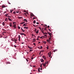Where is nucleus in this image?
<instances>
[{
    "label": "nucleus",
    "mask_w": 74,
    "mask_h": 74,
    "mask_svg": "<svg viewBox=\"0 0 74 74\" xmlns=\"http://www.w3.org/2000/svg\"><path fill=\"white\" fill-rule=\"evenodd\" d=\"M48 63V61L47 62H46L45 64H43L42 65L44 66H46V64H47V63Z\"/></svg>",
    "instance_id": "nucleus-1"
},
{
    "label": "nucleus",
    "mask_w": 74,
    "mask_h": 74,
    "mask_svg": "<svg viewBox=\"0 0 74 74\" xmlns=\"http://www.w3.org/2000/svg\"><path fill=\"white\" fill-rule=\"evenodd\" d=\"M12 41H17V39H15V38L12 39H11Z\"/></svg>",
    "instance_id": "nucleus-2"
},
{
    "label": "nucleus",
    "mask_w": 74,
    "mask_h": 74,
    "mask_svg": "<svg viewBox=\"0 0 74 74\" xmlns=\"http://www.w3.org/2000/svg\"><path fill=\"white\" fill-rule=\"evenodd\" d=\"M13 27L14 28V29H16V24H14L13 26Z\"/></svg>",
    "instance_id": "nucleus-3"
},
{
    "label": "nucleus",
    "mask_w": 74,
    "mask_h": 74,
    "mask_svg": "<svg viewBox=\"0 0 74 74\" xmlns=\"http://www.w3.org/2000/svg\"><path fill=\"white\" fill-rule=\"evenodd\" d=\"M50 37L49 38V40L50 42H51V38H52V36L51 35H50Z\"/></svg>",
    "instance_id": "nucleus-4"
},
{
    "label": "nucleus",
    "mask_w": 74,
    "mask_h": 74,
    "mask_svg": "<svg viewBox=\"0 0 74 74\" xmlns=\"http://www.w3.org/2000/svg\"><path fill=\"white\" fill-rule=\"evenodd\" d=\"M9 25L10 27H12V26H13L12 25V23H10Z\"/></svg>",
    "instance_id": "nucleus-5"
},
{
    "label": "nucleus",
    "mask_w": 74,
    "mask_h": 74,
    "mask_svg": "<svg viewBox=\"0 0 74 74\" xmlns=\"http://www.w3.org/2000/svg\"><path fill=\"white\" fill-rule=\"evenodd\" d=\"M48 54H49V57H50V58H52V56H51V53H50V55H49V53H48Z\"/></svg>",
    "instance_id": "nucleus-6"
},
{
    "label": "nucleus",
    "mask_w": 74,
    "mask_h": 74,
    "mask_svg": "<svg viewBox=\"0 0 74 74\" xmlns=\"http://www.w3.org/2000/svg\"><path fill=\"white\" fill-rule=\"evenodd\" d=\"M18 40L19 41H20V39L21 38V36H20V35H19L18 36Z\"/></svg>",
    "instance_id": "nucleus-7"
},
{
    "label": "nucleus",
    "mask_w": 74,
    "mask_h": 74,
    "mask_svg": "<svg viewBox=\"0 0 74 74\" xmlns=\"http://www.w3.org/2000/svg\"><path fill=\"white\" fill-rule=\"evenodd\" d=\"M20 34L21 35H24L25 36H26V35H25V34H24L23 33H21Z\"/></svg>",
    "instance_id": "nucleus-8"
},
{
    "label": "nucleus",
    "mask_w": 74,
    "mask_h": 74,
    "mask_svg": "<svg viewBox=\"0 0 74 74\" xmlns=\"http://www.w3.org/2000/svg\"><path fill=\"white\" fill-rule=\"evenodd\" d=\"M38 49H42V46H40V47H38Z\"/></svg>",
    "instance_id": "nucleus-9"
},
{
    "label": "nucleus",
    "mask_w": 74,
    "mask_h": 74,
    "mask_svg": "<svg viewBox=\"0 0 74 74\" xmlns=\"http://www.w3.org/2000/svg\"><path fill=\"white\" fill-rule=\"evenodd\" d=\"M40 38H42L43 39V38H45V37H44V36H42L41 37H40Z\"/></svg>",
    "instance_id": "nucleus-10"
},
{
    "label": "nucleus",
    "mask_w": 74,
    "mask_h": 74,
    "mask_svg": "<svg viewBox=\"0 0 74 74\" xmlns=\"http://www.w3.org/2000/svg\"><path fill=\"white\" fill-rule=\"evenodd\" d=\"M47 41L48 42V43H49V44H50V43H51V42H50L49 41V40L47 39Z\"/></svg>",
    "instance_id": "nucleus-11"
},
{
    "label": "nucleus",
    "mask_w": 74,
    "mask_h": 74,
    "mask_svg": "<svg viewBox=\"0 0 74 74\" xmlns=\"http://www.w3.org/2000/svg\"><path fill=\"white\" fill-rule=\"evenodd\" d=\"M40 60H41V62H43L44 61V60H43V59H40Z\"/></svg>",
    "instance_id": "nucleus-12"
},
{
    "label": "nucleus",
    "mask_w": 74,
    "mask_h": 74,
    "mask_svg": "<svg viewBox=\"0 0 74 74\" xmlns=\"http://www.w3.org/2000/svg\"><path fill=\"white\" fill-rule=\"evenodd\" d=\"M42 58L44 59L45 60L47 58L46 57H45V56H43Z\"/></svg>",
    "instance_id": "nucleus-13"
},
{
    "label": "nucleus",
    "mask_w": 74,
    "mask_h": 74,
    "mask_svg": "<svg viewBox=\"0 0 74 74\" xmlns=\"http://www.w3.org/2000/svg\"><path fill=\"white\" fill-rule=\"evenodd\" d=\"M8 19L9 20V21H12V20L10 18H8Z\"/></svg>",
    "instance_id": "nucleus-14"
},
{
    "label": "nucleus",
    "mask_w": 74,
    "mask_h": 74,
    "mask_svg": "<svg viewBox=\"0 0 74 74\" xmlns=\"http://www.w3.org/2000/svg\"><path fill=\"white\" fill-rule=\"evenodd\" d=\"M24 22H27V20H26V19H24Z\"/></svg>",
    "instance_id": "nucleus-15"
},
{
    "label": "nucleus",
    "mask_w": 74,
    "mask_h": 74,
    "mask_svg": "<svg viewBox=\"0 0 74 74\" xmlns=\"http://www.w3.org/2000/svg\"><path fill=\"white\" fill-rule=\"evenodd\" d=\"M36 41V39L34 38L33 39V42H34Z\"/></svg>",
    "instance_id": "nucleus-16"
},
{
    "label": "nucleus",
    "mask_w": 74,
    "mask_h": 74,
    "mask_svg": "<svg viewBox=\"0 0 74 74\" xmlns=\"http://www.w3.org/2000/svg\"><path fill=\"white\" fill-rule=\"evenodd\" d=\"M38 71L40 73V68H39L38 69Z\"/></svg>",
    "instance_id": "nucleus-17"
},
{
    "label": "nucleus",
    "mask_w": 74,
    "mask_h": 74,
    "mask_svg": "<svg viewBox=\"0 0 74 74\" xmlns=\"http://www.w3.org/2000/svg\"><path fill=\"white\" fill-rule=\"evenodd\" d=\"M6 64H11V63L9 62H6Z\"/></svg>",
    "instance_id": "nucleus-18"
},
{
    "label": "nucleus",
    "mask_w": 74,
    "mask_h": 74,
    "mask_svg": "<svg viewBox=\"0 0 74 74\" xmlns=\"http://www.w3.org/2000/svg\"><path fill=\"white\" fill-rule=\"evenodd\" d=\"M21 30L22 31H23V32H25V30H23V29H22V28H21Z\"/></svg>",
    "instance_id": "nucleus-19"
},
{
    "label": "nucleus",
    "mask_w": 74,
    "mask_h": 74,
    "mask_svg": "<svg viewBox=\"0 0 74 74\" xmlns=\"http://www.w3.org/2000/svg\"><path fill=\"white\" fill-rule=\"evenodd\" d=\"M41 31L42 32V33H43L44 34H45V33L44 32V30H41Z\"/></svg>",
    "instance_id": "nucleus-20"
},
{
    "label": "nucleus",
    "mask_w": 74,
    "mask_h": 74,
    "mask_svg": "<svg viewBox=\"0 0 74 74\" xmlns=\"http://www.w3.org/2000/svg\"><path fill=\"white\" fill-rule=\"evenodd\" d=\"M24 28L25 29H28V27H24Z\"/></svg>",
    "instance_id": "nucleus-21"
},
{
    "label": "nucleus",
    "mask_w": 74,
    "mask_h": 74,
    "mask_svg": "<svg viewBox=\"0 0 74 74\" xmlns=\"http://www.w3.org/2000/svg\"><path fill=\"white\" fill-rule=\"evenodd\" d=\"M48 32V34H49V35H50V36H51V34H52L51 33H49L48 32Z\"/></svg>",
    "instance_id": "nucleus-22"
},
{
    "label": "nucleus",
    "mask_w": 74,
    "mask_h": 74,
    "mask_svg": "<svg viewBox=\"0 0 74 74\" xmlns=\"http://www.w3.org/2000/svg\"><path fill=\"white\" fill-rule=\"evenodd\" d=\"M2 25L3 26H4V25H5V23H4V22H3L2 23Z\"/></svg>",
    "instance_id": "nucleus-23"
},
{
    "label": "nucleus",
    "mask_w": 74,
    "mask_h": 74,
    "mask_svg": "<svg viewBox=\"0 0 74 74\" xmlns=\"http://www.w3.org/2000/svg\"><path fill=\"white\" fill-rule=\"evenodd\" d=\"M36 34H38V30L36 32Z\"/></svg>",
    "instance_id": "nucleus-24"
},
{
    "label": "nucleus",
    "mask_w": 74,
    "mask_h": 74,
    "mask_svg": "<svg viewBox=\"0 0 74 74\" xmlns=\"http://www.w3.org/2000/svg\"><path fill=\"white\" fill-rule=\"evenodd\" d=\"M28 48H29V49H33V48L30 47L29 46L28 47Z\"/></svg>",
    "instance_id": "nucleus-25"
},
{
    "label": "nucleus",
    "mask_w": 74,
    "mask_h": 74,
    "mask_svg": "<svg viewBox=\"0 0 74 74\" xmlns=\"http://www.w3.org/2000/svg\"><path fill=\"white\" fill-rule=\"evenodd\" d=\"M56 51H57V50L56 49V50H54L53 51V52H56Z\"/></svg>",
    "instance_id": "nucleus-26"
},
{
    "label": "nucleus",
    "mask_w": 74,
    "mask_h": 74,
    "mask_svg": "<svg viewBox=\"0 0 74 74\" xmlns=\"http://www.w3.org/2000/svg\"><path fill=\"white\" fill-rule=\"evenodd\" d=\"M26 26V23L24 24V25H23V26Z\"/></svg>",
    "instance_id": "nucleus-27"
},
{
    "label": "nucleus",
    "mask_w": 74,
    "mask_h": 74,
    "mask_svg": "<svg viewBox=\"0 0 74 74\" xmlns=\"http://www.w3.org/2000/svg\"><path fill=\"white\" fill-rule=\"evenodd\" d=\"M33 51V49H30L29 50V52H31L32 51Z\"/></svg>",
    "instance_id": "nucleus-28"
},
{
    "label": "nucleus",
    "mask_w": 74,
    "mask_h": 74,
    "mask_svg": "<svg viewBox=\"0 0 74 74\" xmlns=\"http://www.w3.org/2000/svg\"><path fill=\"white\" fill-rule=\"evenodd\" d=\"M33 23H34V24H35L36 23V20H34L33 22Z\"/></svg>",
    "instance_id": "nucleus-29"
},
{
    "label": "nucleus",
    "mask_w": 74,
    "mask_h": 74,
    "mask_svg": "<svg viewBox=\"0 0 74 74\" xmlns=\"http://www.w3.org/2000/svg\"><path fill=\"white\" fill-rule=\"evenodd\" d=\"M8 19H7V18H5V21H8Z\"/></svg>",
    "instance_id": "nucleus-30"
},
{
    "label": "nucleus",
    "mask_w": 74,
    "mask_h": 74,
    "mask_svg": "<svg viewBox=\"0 0 74 74\" xmlns=\"http://www.w3.org/2000/svg\"><path fill=\"white\" fill-rule=\"evenodd\" d=\"M25 23V22H23L22 23H21V24H23V23Z\"/></svg>",
    "instance_id": "nucleus-31"
},
{
    "label": "nucleus",
    "mask_w": 74,
    "mask_h": 74,
    "mask_svg": "<svg viewBox=\"0 0 74 74\" xmlns=\"http://www.w3.org/2000/svg\"><path fill=\"white\" fill-rule=\"evenodd\" d=\"M43 42L44 43V44H46V42H45V41H44Z\"/></svg>",
    "instance_id": "nucleus-32"
},
{
    "label": "nucleus",
    "mask_w": 74,
    "mask_h": 74,
    "mask_svg": "<svg viewBox=\"0 0 74 74\" xmlns=\"http://www.w3.org/2000/svg\"><path fill=\"white\" fill-rule=\"evenodd\" d=\"M33 59H34V58L33 57V56H32V57L31 58L32 60H33Z\"/></svg>",
    "instance_id": "nucleus-33"
},
{
    "label": "nucleus",
    "mask_w": 74,
    "mask_h": 74,
    "mask_svg": "<svg viewBox=\"0 0 74 74\" xmlns=\"http://www.w3.org/2000/svg\"><path fill=\"white\" fill-rule=\"evenodd\" d=\"M16 13H18V12H18V10H16Z\"/></svg>",
    "instance_id": "nucleus-34"
},
{
    "label": "nucleus",
    "mask_w": 74,
    "mask_h": 74,
    "mask_svg": "<svg viewBox=\"0 0 74 74\" xmlns=\"http://www.w3.org/2000/svg\"><path fill=\"white\" fill-rule=\"evenodd\" d=\"M2 7H3V8H5V6L4 5H3Z\"/></svg>",
    "instance_id": "nucleus-35"
},
{
    "label": "nucleus",
    "mask_w": 74,
    "mask_h": 74,
    "mask_svg": "<svg viewBox=\"0 0 74 74\" xmlns=\"http://www.w3.org/2000/svg\"><path fill=\"white\" fill-rule=\"evenodd\" d=\"M18 18H19V19H21L22 18V17H18Z\"/></svg>",
    "instance_id": "nucleus-36"
},
{
    "label": "nucleus",
    "mask_w": 74,
    "mask_h": 74,
    "mask_svg": "<svg viewBox=\"0 0 74 74\" xmlns=\"http://www.w3.org/2000/svg\"><path fill=\"white\" fill-rule=\"evenodd\" d=\"M44 27H45V26H46V27H47V25H44Z\"/></svg>",
    "instance_id": "nucleus-37"
},
{
    "label": "nucleus",
    "mask_w": 74,
    "mask_h": 74,
    "mask_svg": "<svg viewBox=\"0 0 74 74\" xmlns=\"http://www.w3.org/2000/svg\"><path fill=\"white\" fill-rule=\"evenodd\" d=\"M34 16V14H32V15L31 16Z\"/></svg>",
    "instance_id": "nucleus-38"
},
{
    "label": "nucleus",
    "mask_w": 74,
    "mask_h": 74,
    "mask_svg": "<svg viewBox=\"0 0 74 74\" xmlns=\"http://www.w3.org/2000/svg\"><path fill=\"white\" fill-rule=\"evenodd\" d=\"M24 15H25L26 16H27V14H26V13H24Z\"/></svg>",
    "instance_id": "nucleus-39"
},
{
    "label": "nucleus",
    "mask_w": 74,
    "mask_h": 74,
    "mask_svg": "<svg viewBox=\"0 0 74 74\" xmlns=\"http://www.w3.org/2000/svg\"><path fill=\"white\" fill-rule=\"evenodd\" d=\"M33 26H34V27H36V26H35V25L33 24Z\"/></svg>",
    "instance_id": "nucleus-40"
},
{
    "label": "nucleus",
    "mask_w": 74,
    "mask_h": 74,
    "mask_svg": "<svg viewBox=\"0 0 74 74\" xmlns=\"http://www.w3.org/2000/svg\"><path fill=\"white\" fill-rule=\"evenodd\" d=\"M18 29H21V28L20 27H18Z\"/></svg>",
    "instance_id": "nucleus-41"
},
{
    "label": "nucleus",
    "mask_w": 74,
    "mask_h": 74,
    "mask_svg": "<svg viewBox=\"0 0 74 74\" xmlns=\"http://www.w3.org/2000/svg\"><path fill=\"white\" fill-rule=\"evenodd\" d=\"M14 47H15V48H16V45H14Z\"/></svg>",
    "instance_id": "nucleus-42"
},
{
    "label": "nucleus",
    "mask_w": 74,
    "mask_h": 74,
    "mask_svg": "<svg viewBox=\"0 0 74 74\" xmlns=\"http://www.w3.org/2000/svg\"><path fill=\"white\" fill-rule=\"evenodd\" d=\"M7 17H8V18H11V17L10 16H7Z\"/></svg>",
    "instance_id": "nucleus-43"
},
{
    "label": "nucleus",
    "mask_w": 74,
    "mask_h": 74,
    "mask_svg": "<svg viewBox=\"0 0 74 74\" xmlns=\"http://www.w3.org/2000/svg\"><path fill=\"white\" fill-rule=\"evenodd\" d=\"M1 37H3V36H0V38H1Z\"/></svg>",
    "instance_id": "nucleus-44"
},
{
    "label": "nucleus",
    "mask_w": 74,
    "mask_h": 74,
    "mask_svg": "<svg viewBox=\"0 0 74 74\" xmlns=\"http://www.w3.org/2000/svg\"><path fill=\"white\" fill-rule=\"evenodd\" d=\"M26 61H27V62H28V60H27V59H26Z\"/></svg>",
    "instance_id": "nucleus-45"
},
{
    "label": "nucleus",
    "mask_w": 74,
    "mask_h": 74,
    "mask_svg": "<svg viewBox=\"0 0 74 74\" xmlns=\"http://www.w3.org/2000/svg\"><path fill=\"white\" fill-rule=\"evenodd\" d=\"M36 19V18L34 17L33 18V19Z\"/></svg>",
    "instance_id": "nucleus-46"
},
{
    "label": "nucleus",
    "mask_w": 74,
    "mask_h": 74,
    "mask_svg": "<svg viewBox=\"0 0 74 74\" xmlns=\"http://www.w3.org/2000/svg\"><path fill=\"white\" fill-rule=\"evenodd\" d=\"M13 13H14L15 14H16V12H13Z\"/></svg>",
    "instance_id": "nucleus-47"
},
{
    "label": "nucleus",
    "mask_w": 74,
    "mask_h": 74,
    "mask_svg": "<svg viewBox=\"0 0 74 74\" xmlns=\"http://www.w3.org/2000/svg\"><path fill=\"white\" fill-rule=\"evenodd\" d=\"M33 44H34V45L35 46L36 45V43H33Z\"/></svg>",
    "instance_id": "nucleus-48"
},
{
    "label": "nucleus",
    "mask_w": 74,
    "mask_h": 74,
    "mask_svg": "<svg viewBox=\"0 0 74 74\" xmlns=\"http://www.w3.org/2000/svg\"><path fill=\"white\" fill-rule=\"evenodd\" d=\"M37 30V29H35V32H36V31Z\"/></svg>",
    "instance_id": "nucleus-49"
},
{
    "label": "nucleus",
    "mask_w": 74,
    "mask_h": 74,
    "mask_svg": "<svg viewBox=\"0 0 74 74\" xmlns=\"http://www.w3.org/2000/svg\"><path fill=\"white\" fill-rule=\"evenodd\" d=\"M44 30L45 31V30H47V29H45V28H44Z\"/></svg>",
    "instance_id": "nucleus-50"
},
{
    "label": "nucleus",
    "mask_w": 74,
    "mask_h": 74,
    "mask_svg": "<svg viewBox=\"0 0 74 74\" xmlns=\"http://www.w3.org/2000/svg\"><path fill=\"white\" fill-rule=\"evenodd\" d=\"M36 23V24H38V25L39 24V23H38V22H37Z\"/></svg>",
    "instance_id": "nucleus-51"
},
{
    "label": "nucleus",
    "mask_w": 74,
    "mask_h": 74,
    "mask_svg": "<svg viewBox=\"0 0 74 74\" xmlns=\"http://www.w3.org/2000/svg\"><path fill=\"white\" fill-rule=\"evenodd\" d=\"M6 11H5L3 12V14H5V13H6Z\"/></svg>",
    "instance_id": "nucleus-52"
},
{
    "label": "nucleus",
    "mask_w": 74,
    "mask_h": 74,
    "mask_svg": "<svg viewBox=\"0 0 74 74\" xmlns=\"http://www.w3.org/2000/svg\"><path fill=\"white\" fill-rule=\"evenodd\" d=\"M45 34H47V33H45Z\"/></svg>",
    "instance_id": "nucleus-53"
},
{
    "label": "nucleus",
    "mask_w": 74,
    "mask_h": 74,
    "mask_svg": "<svg viewBox=\"0 0 74 74\" xmlns=\"http://www.w3.org/2000/svg\"><path fill=\"white\" fill-rule=\"evenodd\" d=\"M42 64H41V65L40 66V67H42Z\"/></svg>",
    "instance_id": "nucleus-54"
},
{
    "label": "nucleus",
    "mask_w": 74,
    "mask_h": 74,
    "mask_svg": "<svg viewBox=\"0 0 74 74\" xmlns=\"http://www.w3.org/2000/svg\"><path fill=\"white\" fill-rule=\"evenodd\" d=\"M43 29H44V28H42V30H44Z\"/></svg>",
    "instance_id": "nucleus-55"
},
{
    "label": "nucleus",
    "mask_w": 74,
    "mask_h": 74,
    "mask_svg": "<svg viewBox=\"0 0 74 74\" xmlns=\"http://www.w3.org/2000/svg\"><path fill=\"white\" fill-rule=\"evenodd\" d=\"M39 37H40L39 36H38V38H39Z\"/></svg>",
    "instance_id": "nucleus-56"
},
{
    "label": "nucleus",
    "mask_w": 74,
    "mask_h": 74,
    "mask_svg": "<svg viewBox=\"0 0 74 74\" xmlns=\"http://www.w3.org/2000/svg\"><path fill=\"white\" fill-rule=\"evenodd\" d=\"M8 3L9 4H11V3H10V2H8Z\"/></svg>",
    "instance_id": "nucleus-57"
},
{
    "label": "nucleus",
    "mask_w": 74,
    "mask_h": 74,
    "mask_svg": "<svg viewBox=\"0 0 74 74\" xmlns=\"http://www.w3.org/2000/svg\"><path fill=\"white\" fill-rule=\"evenodd\" d=\"M49 31H50V32H51V29H49Z\"/></svg>",
    "instance_id": "nucleus-58"
},
{
    "label": "nucleus",
    "mask_w": 74,
    "mask_h": 74,
    "mask_svg": "<svg viewBox=\"0 0 74 74\" xmlns=\"http://www.w3.org/2000/svg\"><path fill=\"white\" fill-rule=\"evenodd\" d=\"M47 49H49V48H48V47H47Z\"/></svg>",
    "instance_id": "nucleus-59"
},
{
    "label": "nucleus",
    "mask_w": 74,
    "mask_h": 74,
    "mask_svg": "<svg viewBox=\"0 0 74 74\" xmlns=\"http://www.w3.org/2000/svg\"><path fill=\"white\" fill-rule=\"evenodd\" d=\"M5 15V16H7V14H6Z\"/></svg>",
    "instance_id": "nucleus-60"
},
{
    "label": "nucleus",
    "mask_w": 74,
    "mask_h": 74,
    "mask_svg": "<svg viewBox=\"0 0 74 74\" xmlns=\"http://www.w3.org/2000/svg\"><path fill=\"white\" fill-rule=\"evenodd\" d=\"M47 36H46L45 37V38H47Z\"/></svg>",
    "instance_id": "nucleus-61"
},
{
    "label": "nucleus",
    "mask_w": 74,
    "mask_h": 74,
    "mask_svg": "<svg viewBox=\"0 0 74 74\" xmlns=\"http://www.w3.org/2000/svg\"><path fill=\"white\" fill-rule=\"evenodd\" d=\"M44 36H45V37L46 36H47V35H45Z\"/></svg>",
    "instance_id": "nucleus-62"
},
{
    "label": "nucleus",
    "mask_w": 74,
    "mask_h": 74,
    "mask_svg": "<svg viewBox=\"0 0 74 74\" xmlns=\"http://www.w3.org/2000/svg\"><path fill=\"white\" fill-rule=\"evenodd\" d=\"M13 11H11V13H12V12Z\"/></svg>",
    "instance_id": "nucleus-63"
},
{
    "label": "nucleus",
    "mask_w": 74,
    "mask_h": 74,
    "mask_svg": "<svg viewBox=\"0 0 74 74\" xmlns=\"http://www.w3.org/2000/svg\"><path fill=\"white\" fill-rule=\"evenodd\" d=\"M40 69H41V70H42V68H41Z\"/></svg>",
    "instance_id": "nucleus-64"
}]
</instances>
